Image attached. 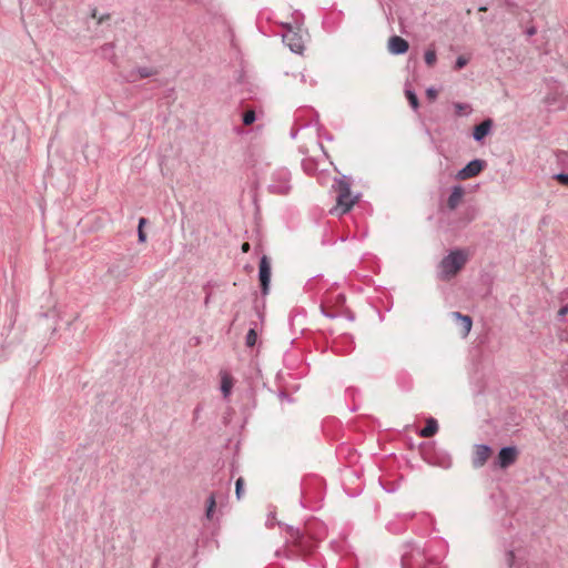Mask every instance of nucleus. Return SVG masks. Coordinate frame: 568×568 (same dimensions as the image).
<instances>
[{
    "label": "nucleus",
    "instance_id": "nucleus-1",
    "mask_svg": "<svg viewBox=\"0 0 568 568\" xmlns=\"http://www.w3.org/2000/svg\"><path fill=\"white\" fill-rule=\"evenodd\" d=\"M400 562L402 568H439L437 564L427 558L424 547L413 542L404 545Z\"/></svg>",
    "mask_w": 568,
    "mask_h": 568
},
{
    "label": "nucleus",
    "instance_id": "nucleus-2",
    "mask_svg": "<svg viewBox=\"0 0 568 568\" xmlns=\"http://www.w3.org/2000/svg\"><path fill=\"white\" fill-rule=\"evenodd\" d=\"M468 260L465 251L456 248L449 252L438 265V278L449 281L465 266Z\"/></svg>",
    "mask_w": 568,
    "mask_h": 568
},
{
    "label": "nucleus",
    "instance_id": "nucleus-3",
    "mask_svg": "<svg viewBox=\"0 0 568 568\" xmlns=\"http://www.w3.org/2000/svg\"><path fill=\"white\" fill-rule=\"evenodd\" d=\"M334 187L337 192L336 205L329 212L331 214H345L353 207L356 196H352L349 183L344 179L337 180Z\"/></svg>",
    "mask_w": 568,
    "mask_h": 568
},
{
    "label": "nucleus",
    "instance_id": "nucleus-4",
    "mask_svg": "<svg viewBox=\"0 0 568 568\" xmlns=\"http://www.w3.org/2000/svg\"><path fill=\"white\" fill-rule=\"evenodd\" d=\"M304 20V14L296 10L293 13V23H283L282 26L287 29L285 33H283V42L287 44L294 53H301L304 49L302 38L294 32V28L300 29Z\"/></svg>",
    "mask_w": 568,
    "mask_h": 568
},
{
    "label": "nucleus",
    "instance_id": "nucleus-5",
    "mask_svg": "<svg viewBox=\"0 0 568 568\" xmlns=\"http://www.w3.org/2000/svg\"><path fill=\"white\" fill-rule=\"evenodd\" d=\"M268 190L274 194H287L291 190V172L285 168L276 169L271 175Z\"/></svg>",
    "mask_w": 568,
    "mask_h": 568
},
{
    "label": "nucleus",
    "instance_id": "nucleus-6",
    "mask_svg": "<svg viewBox=\"0 0 568 568\" xmlns=\"http://www.w3.org/2000/svg\"><path fill=\"white\" fill-rule=\"evenodd\" d=\"M464 195H465V190L462 185L457 184L452 187L450 194L446 201V207L443 211V213L447 216V219H449V220L452 219L456 209L462 203Z\"/></svg>",
    "mask_w": 568,
    "mask_h": 568
},
{
    "label": "nucleus",
    "instance_id": "nucleus-7",
    "mask_svg": "<svg viewBox=\"0 0 568 568\" xmlns=\"http://www.w3.org/2000/svg\"><path fill=\"white\" fill-rule=\"evenodd\" d=\"M486 168V162L480 159H475L468 162L463 169L457 172V179L468 180L477 176Z\"/></svg>",
    "mask_w": 568,
    "mask_h": 568
},
{
    "label": "nucleus",
    "instance_id": "nucleus-8",
    "mask_svg": "<svg viewBox=\"0 0 568 568\" xmlns=\"http://www.w3.org/2000/svg\"><path fill=\"white\" fill-rule=\"evenodd\" d=\"M258 278L262 294H268L271 282V262L266 255H263L260 260Z\"/></svg>",
    "mask_w": 568,
    "mask_h": 568
},
{
    "label": "nucleus",
    "instance_id": "nucleus-9",
    "mask_svg": "<svg viewBox=\"0 0 568 568\" xmlns=\"http://www.w3.org/2000/svg\"><path fill=\"white\" fill-rule=\"evenodd\" d=\"M491 454V448L486 444L475 445L473 454V466L475 468L483 467Z\"/></svg>",
    "mask_w": 568,
    "mask_h": 568
},
{
    "label": "nucleus",
    "instance_id": "nucleus-10",
    "mask_svg": "<svg viewBox=\"0 0 568 568\" xmlns=\"http://www.w3.org/2000/svg\"><path fill=\"white\" fill-rule=\"evenodd\" d=\"M517 456H518V450L515 446L503 447L499 450L497 464L501 468H507L516 462Z\"/></svg>",
    "mask_w": 568,
    "mask_h": 568
},
{
    "label": "nucleus",
    "instance_id": "nucleus-11",
    "mask_svg": "<svg viewBox=\"0 0 568 568\" xmlns=\"http://www.w3.org/2000/svg\"><path fill=\"white\" fill-rule=\"evenodd\" d=\"M505 561L508 568H526L524 551L520 549H509L505 554Z\"/></svg>",
    "mask_w": 568,
    "mask_h": 568
},
{
    "label": "nucleus",
    "instance_id": "nucleus-12",
    "mask_svg": "<svg viewBox=\"0 0 568 568\" xmlns=\"http://www.w3.org/2000/svg\"><path fill=\"white\" fill-rule=\"evenodd\" d=\"M514 499H498L499 504L497 505L496 519L499 520L503 526L513 527V521L506 520L505 518L513 508L510 503Z\"/></svg>",
    "mask_w": 568,
    "mask_h": 568
},
{
    "label": "nucleus",
    "instance_id": "nucleus-13",
    "mask_svg": "<svg viewBox=\"0 0 568 568\" xmlns=\"http://www.w3.org/2000/svg\"><path fill=\"white\" fill-rule=\"evenodd\" d=\"M423 454H424V459L426 462H428L429 464L438 465L442 468H449L452 466V457L446 452L438 453V456L436 458L430 457L428 455V452H426V450H424Z\"/></svg>",
    "mask_w": 568,
    "mask_h": 568
},
{
    "label": "nucleus",
    "instance_id": "nucleus-14",
    "mask_svg": "<svg viewBox=\"0 0 568 568\" xmlns=\"http://www.w3.org/2000/svg\"><path fill=\"white\" fill-rule=\"evenodd\" d=\"M388 50L393 54H403L408 50V42L398 36H393L388 40Z\"/></svg>",
    "mask_w": 568,
    "mask_h": 568
},
{
    "label": "nucleus",
    "instance_id": "nucleus-15",
    "mask_svg": "<svg viewBox=\"0 0 568 568\" xmlns=\"http://www.w3.org/2000/svg\"><path fill=\"white\" fill-rule=\"evenodd\" d=\"M493 129V120L486 119L474 128L473 138L476 142H481Z\"/></svg>",
    "mask_w": 568,
    "mask_h": 568
},
{
    "label": "nucleus",
    "instance_id": "nucleus-16",
    "mask_svg": "<svg viewBox=\"0 0 568 568\" xmlns=\"http://www.w3.org/2000/svg\"><path fill=\"white\" fill-rule=\"evenodd\" d=\"M477 216V209L475 206L466 207L460 215V219L456 222V224L452 227L453 230L460 229L466 226L468 223L474 221Z\"/></svg>",
    "mask_w": 568,
    "mask_h": 568
},
{
    "label": "nucleus",
    "instance_id": "nucleus-17",
    "mask_svg": "<svg viewBox=\"0 0 568 568\" xmlns=\"http://www.w3.org/2000/svg\"><path fill=\"white\" fill-rule=\"evenodd\" d=\"M232 387H233L232 376L226 372H222L221 373V392L225 399L229 398V396L231 395Z\"/></svg>",
    "mask_w": 568,
    "mask_h": 568
},
{
    "label": "nucleus",
    "instance_id": "nucleus-18",
    "mask_svg": "<svg viewBox=\"0 0 568 568\" xmlns=\"http://www.w3.org/2000/svg\"><path fill=\"white\" fill-rule=\"evenodd\" d=\"M438 430V423L435 418L429 417L426 422V426L419 430L418 435L420 437H432L434 436Z\"/></svg>",
    "mask_w": 568,
    "mask_h": 568
},
{
    "label": "nucleus",
    "instance_id": "nucleus-19",
    "mask_svg": "<svg viewBox=\"0 0 568 568\" xmlns=\"http://www.w3.org/2000/svg\"><path fill=\"white\" fill-rule=\"evenodd\" d=\"M453 316L456 320L460 321L464 336H467L471 329V325H473L471 318L468 315H463L459 312H453Z\"/></svg>",
    "mask_w": 568,
    "mask_h": 568
},
{
    "label": "nucleus",
    "instance_id": "nucleus-20",
    "mask_svg": "<svg viewBox=\"0 0 568 568\" xmlns=\"http://www.w3.org/2000/svg\"><path fill=\"white\" fill-rule=\"evenodd\" d=\"M114 43L110 42V43H105L103 44L101 48H100V54L103 59H106L111 62H115V59H116V55L114 53Z\"/></svg>",
    "mask_w": 568,
    "mask_h": 568
},
{
    "label": "nucleus",
    "instance_id": "nucleus-21",
    "mask_svg": "<svg viewBox=\"0 0 568 568\" xmlns=\"http://www.w3.org/2000/svg\"><path fill=\"white\" fill-rule=\"evenodd\" d=\"M138 74L140 78H149L154 74L153 70L146 67L138 68L135 71L131 72L130 81H135L136 78L134 74Z\"/></svg>",
    "mask_w": 568,
    "mask_h": 568
},
{
    "label": "nucleus",
    "instance_id": "nucleus-22",
    "mask_svg": "<svg viewBox=\"0 0 568 568\" xmlns=\"http://www.w3.org/2000/svg\"><path fill=\"white\" fill-rule=\"evenodd\" d=\"M405 95H406L412 109L417 110L419 106V102H418V98H417L416 93L412 89L406 88Z\"/></svg>",
    "mask_w": 568,
    "mask_h": 568
},
{
    "label": "nucleus",
    "instance_id": "nucleus-23",
    "mask_svg": "<svg viewBox=\"0 0 568 568\" xmlns=\"http://www.w3.org/2000/svg\"><path fill=\"white\" fill-rule=\"evenodd\" d=\"M455 112L457 115H468L471 112V108L468 103L456 102L454 104Z\"/></svg>",
    "mask_w": 568,
    "mask_h": 568
},
{
    "label": "nucleus",
    "instance_id": "nucleus-24",
    "mask_svg": "<svg viewBox=\"0 0 568 568\" xmlns=\"http://www.w3.org/2000/svg\"><path fill=\"white\" fill-rule=\"evenodd\" d=\"M424 59L428 67H433L437 60L436 51L434 49H427L425 51Z\"/></svg>",
    "mask_w": 568,
    "mask_h": 568
},
{
    "label": "nucleus",
    "instance_id": "nucleus-25",
    "mask_svg": "<svg viewBox=\"0 0 568 568\" xmlns=\"http://www.w3.org/2000/svg\"><path fill=\"white\" fill-rule=\"evenodd\" d=\"M257 334L254 328H250L245 336V344L248 347H253L256 344Z\"/></svg>",
    "mask_w": 568,
    "mask_h": 568
},
{
    "label": "nucleus",
    "instance_id": "nucleus-26",
    "mask_svg": "<svg viewBox=\"0 0 568 568\" xmlns=\"http://www.w3.org/2000/svg\"><path fill=\"white\" fill-rule=\"evenodd\" d=\"M256 120L255 112L253 110H248L243 113L242 121L245 125H251Z\"/></svg>",
    "mask_w": 568,
    "mask_h": 568
},
{
    "label": "nucleus",
    "instance_id": "nucleus-27",
    "mask_svg": "<svg viewBox=\"0 0 568 568\" xmlns=\"http://www.w3.org/2000/svg\"><path fill=\"white\" fill-rule=\"evenodd\" d=\"M146 220L144 217H141L139 221V229H138V237L139 242L144 243L146 241V235L142 230V226L145 224Z\"/></svg>",
    "mask_w": 568,
    "mask_h": 568
},
{
    "label": "nucleus",
    "instance_id": "nucleus-28",
    "mask_svg": "<svg viewBox=\"0 0 568 568\" xmlns=\"http://www.w3.org/2000/svg\"><path fill=\"white\" fill-rule=\"evenodd\" d=\"M209 503H207V506H206V518L207 519H212L213 518V513H214V508H215V500L216 499H207Z\"/></svg>",
    "mask_w": 568,
    "mask_h": 568
},
{
    "label": "nucleus",
    "instance_id": "nucleus-29",
    "mask_svg": "<svg viewBox=\"0 0 568 568\" xmlns=\"http://www.w3.org/2000/svg\"><path fill=\"white\" fill-rule=\"evenodd\" d=\"M554 179L560 184L568 186V173H557L554 175Z\"/></svg>",
    "mask_w": 568,
    "mask_h": 568
},
{
    "label": "nucleus",
    "instance_id": "nucleus-30",
    "mask_svg": "<svg viewBox=\"0 0 568 568\" xmlns=\"http://www.w3.org/2000/svg\"><path fill=\"white\" fill-rule=\"evenodd\" d=\"M468 63V59L463 57V55H459L457 59H456V62H455V70H460L463 69L466 64Z\"/></svg>",
    "mask_w": 568,
    "mask_h": 568
},
{
    "label": "nucleus",
    "instance_id": "nucleus-31",
    "mask_svg": "<svg viewBox=\"0 0 568 568\" xmlns=\"http://www.w3.org/2000/svg\"><path fill=\"white\" fill-rule=\"evenodd\" d=\"M97 13H98V10L95 8H93L91 10V17L94 19L97 18L99 24H101L104 20H108L110 18V14H103L98 18Z\"/></svg>",
    "mask_w": 568,
    "mask_h": 568
},
{
    "label": "nucleus",
    "instance_id": "nucleus-32",
    "mask_svg": "<svg viewBox=\"0 0 568 568\" xmlns=\"http://www.w3.org/2000/svg\"><path fill=\"white\" fill-rule=\"evenodd\" d=\"M243 484H244V480H243V478L240 477L235 483L236 497H241V495L243 494Z\"/></svg>",
    "mask_w": 568,
    "mask_h": 568
},
{
    "label": "nucleus",
    "instance_id": "nucleus-33",
    "mask_svg": "<svg viewBox=\"0 0 568 568\" xmlns=\"http://www.w3.org/2000/svg\"><path fill=\"white\" fill-rule=\"evenodd\" d=\"M437 95H438V92L435 88L430 87L426 90V97L430 100V101H434L437 99Z\"/></svg>",
    "mask_w": 568,
    "mask_h": 568
},
{
    "label": "nucleus",
    "instance_id": "nucleus-34",
    "mask_svg": "<svg viewBox=\"0 0 568 568\" xmlns=\"http://www.w3.org/2000/svg\"><path fill=\"white\" fill-rule=\"evenodd\" d=\"M287 530H288V534H290V537L293 539V540H297L300 537H301V532L298 529H295L291 526L287 527Z\"/></svg>",
    "mask_w": 568,
    "mask_h": 568
},
{
    "label": "nucleus",
    "instance_id": "nucleus-35",
    "mask_svg": "<svg viewBox=\"0 0 568 568\" xmlns=\"http://www.w3.org/2000/svg\"><path fill=\"white\" fill-rule=\"evenodd\" d=\"M339 342L346 343L348 345V351H351L353 348L354 342L351 336H343V337H341Z\"/></svg>",
    "mask_w": 568,
    "mask_h": 568
},
{
    "label": "nucleus",
    "instance_id": "nucleus-36",
    "mask_svg": "<svg viewBox=\"0 0 568 568\" xmlns=\"http://www.w3.org/2000/svg\"><path fill=\"white\" fill-rule=\"evenodd\" d=\"M568 314V305H564L559 312H558V317L559 318H564V316Z\"/></svg>",
    "mask_w": 568,
    "mask_h": 568
},
{
    "label": "nucleus",
    "instance_id": "nucleus-37",
    "mask_svg": "<svg viewBox=\"0 0 568 568\" xmlns=\"http://www.w3.org/2000/svg\"><path fill=\"white\" fill-rule=\"evenodd\" d=\"M201 410H202V407L200 405L195 407V409L193 412L194 419H197L200 417Z\"/></svg>",
    "mask_w": 568,
    "mask_h": 568
},
{
    "label": "nucleus",
    "instance_id": "nucleus-38",
    "mask_svg": "<svg viewBox=\"0 0 568 568\" xmlns=\"http://www.w3.org/2000/svg\"><path fill=\"white\" fill-rule=\"evenodd\" d=\"M536 32H537V30H536V28H535V27H530V28H528V29L526 30V34H527L528 37H531V36H534V34H536Z\"/></svg>",
    "mask_w": 568,
    "mask_h": 568
},
{
    "label": "nucleus",
    "instance_id": "nucleus-39",
    "mask_svg": "<svg viewBox=\"0 0 568 568\" xmlns=\"http://www.w3.org/2000/svg\"><path fill=\"white\" fill-rule=\"evenodd\" d=\"M556 156H557L558 161H561V159H562V158H566V156H567V153H566V152L560 151V152H557V153H556Z\"/></svg>",
    "mask_w": 568,
    "mask_h": 568
},
{
    "label": "nucleus",
    "instance_id": "nucleus-40",
    "mask_svg": "<svg viewBox=\"0 0 568 568\" xmlns=\"http://www.w3.org/2000/svg\"><path fill=\"white\" fill-rule=\"evenodd\" d=\"M266 525H267L268 527H272V526L274 525V523H273V515H272V514L268 516V518H267V520H266Z\"/></svg>",
    "mask_w": 568,
    "mask_h": 568
},
{
    "label": "nucleus",
    "instance_id": "nucleus-41",
    "mask_svg": "<svg viewBox=\"0 0 568 568\" xmlns=\"http://www.w3.org/2000/svg\"><path fill=\"white\" fill-rule=\"evenodd\" d=\"M280 397H281L282 399H287V400H290V398H288L287 394H286V393H284V392H281V393H280Z\"/></svg>",
    "mask_w": 568,
    "mask_h": 568
},
{
    "label": "nucleus",
    "instance_id": "nucleus-42",
    "mask_svg": "<svg viewBox=\"0 0 568 568\" xmlns=\"http://www.w3.org/2000/svg\"><path fill=\"white\" fill-rule=\"evenodd\" d=\"M297 132H298V130H294V129H293V130L291 131V136H292L293 139H295V138H296V135H297Z\"/></svg>",
    "mask_w": 568,
    "mask_h": 568
},
{
    "label": "nucleus",
    "instance_id": "nucleus-43",
    "mask_svg": "<svg viewBox=\"0 0 568 568\" xmlns=\"http://www.w3.org/2000/svg\"><path fill=\"white\" fill-rule=\"evenodd\" d=\"M248 247H250L248 243H244V244H243V246H242V250H243L244 252H247V251H248Z\"/></svg>",
    "mask_w": 568,
    "mask_h": 568
},
{
    "label": "nucleus",
    "instance_id": "nucleus-44",
    "mask_svg": "<svg viewBox=\"0 0 568 568\" xmlns=\"http://www.w3.org/2000/svg\"><path fill=\"white\" fill-rule=\"evenodd\" d=\"M303 168L306 172H310V169H307L306 162H303Z\"/></svg>",
    "mask_w": 568,
    "mask_h": 568
},
{
    "label": "nucleus",
    "instance_id": "nucleus-45",
    "mask_svg": "<svg viewBox=\"0 0 568 568\" xmlns=\"http://www.w3.org/2000/svg\"><path fill=\"white\" fill-rule=\"evenodd\" d=\"M301 506L302 507H305L306 505L304 504L303 499H301Z\"/></svg>",
    "mask_w": 568,
    "mask_h": 568
},
{
    "label": "nucleus",
    "instance_id": "nucleus-46",
    "mask_svg": "<svg viewBox=\"0 0 568 568\" xmlns=\"http://www.w3.org/2000/svg\"><path fill=\"white\" fill-rule=\"evenodd\" d=\"M378 1L382 3L383 0H378Z\"/></svg>",
    "mask_w": 568,
    "mask_h": 568
}]
</instances>
